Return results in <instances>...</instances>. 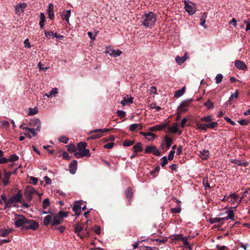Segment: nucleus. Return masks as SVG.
Listing matches in <instances>:
<instances>
[{
	"label": "nucleus",
	"instance_id": "f257e3e1",
	"mask_svg": "<svg viewBox=\"0 0 250 250\" xmlns=\"http://www.w3.org/2000/svg\"><path fill=\"white\" fill-rule=\"evenodd\" d=\"M157 15L152 12L144 14L142 21V24L146 28L151 27L155 23Z\"/></svg>",
	"mask_w": 250,
	"mask_h": 250
},
{
	"label": "nucleus",
	"instance_id": "f03ea898",
	"mask_svg": "<svg viewBox=\"0 0 250 250\" xmlns=\"http://www.w3.org/2000/svg\"><path fill=\"white\" fill-rule=\"evenodd\" d=\"M109 130L110 129L107 128L97 129L92 130L87 133L88 135L90 136L87 137L86 140H90L99 139L103 136L104 133L108 132Z\"/></svg>",
	"mask_w": 250,
	"mask_h": 250
},
{
	"label": "nucleus",
	"instance_id": "7ed1b4c3",
	"mask_svg": "<svg viewBox=\"0 0 250 250\" xmlns=\"http://www.w3.org/2000/svg\"><path fill=\"white\" fill-rule=\"evenodd\" d=\"M14 220V225L16 227H22L26 224L27 219L23 215L15 214Z\"/></svg>",
	"mask_w": 250,
	"mask_h": 250
},
{
	"label": "nucleus",
	"instance_id": "20e7f679",
	"mask_svg": "<svg viewBox=\"0 0 250 250\" xmlns=\"http://www.w3.org/2000/svg\"><path fill=\"white\" fill-rule=\"evenodd\" d=\"M192 100H186L183 101L178 107V111L180 113L186 112L188 110V107L190 105Z\"/></svg>",
	"mask_w": 250,
	"mask_h": 250
},
{
	"label": "nucleus",
	"instance_id": "39448f33",
	"mask_svg": "<svg viewBox=\"0 0 250 250\" xmlns=\"http://www.w3.org/2000/svg\"><path fill=\"white\" fill-rule=\"evenodd\" d=\"M185 9L189 15H193L196 11L195 4L191 2L185 1Z\"/></svg>",
	"mask_w": 250,
	"mask_h": 250
},
{
	"label": "nucleus",
	"instance_id": "423d86ee",
	"mask_svg": "<svg viewBox=\"0 0 250 250\" xmlns=\"http://www.w3.org/2000/svg\"><path fill=\"white\" fill-rule=\"evenodd\" d=\"M27 226H25L23 228V229H32L37 230L39 227L38 223L33 220L27 219L26 224Z\"/></svg>",
	"mask_w": 250,
	"mask_h": 250
},
{
	"label": "nucleus",
	"instance_id": "0eeeda50",
	"mask_svg": "<svg viewBox=\"0 0 250 250\" xmlns=\"http://www.w3.org/2000/svg\"><path fill=\"white\" fill-rule=\"evenodd\" d=\"M145 152L146 153H152L157 156H159L161 155L159 149L154 146H147L145 149Z\"/></svg>",
	"mask_w": 250,
	"mask_h": 250
},
{
	"label": "nucleus",
	"instance_id": "6e6552de",
	"mask_svg": "<svg viewBox=\"0 0 250 250\" xmlns=\"http://www.w3.org/2000/svg\"><path fill=\"white\" fill-rule=\"evenodd\" d=\"M26 6L27 4L24 2L18 4L15 6L16 13L19 16L21 15Z\"/></svg>",
	"mask_w": 250,
	"mask_h": 250
},
{
	"label": "nucleus",
	"instance_id": "1a4fd4ad",
	"mask_svg": "<svg viewBox=\"0 0 250 250\" xmlns=\"http://www.w3.org/2000/svg\"><path fill=\"white\" fill-rule=\"evenodd\" d=\"M83 204V201L77 202L73 207V210L77 216H79L81 213V206Z\"/></svg>",
	"mask_w": 250,
	"mask_h": 250
},
{
	"label": "nucleus",
	"instance_id": "9d476101",
	"mask_svg": "<svg viewBox=\"0 0 250 250\" xmlns=\"http://www.w3.org/2000/svg\"><path fill=\"white\" fill-rule=\"evenodd\" d=\"M105 53L108 54L111 57H117L121 55L122 51L119 49L114 50L113 49H109L105 51Z\"/></svg>",
	"mask_w": 250,
	"mask_h": 250
},
{
	"label": "nucleus",
	"instance_id": "9b49d317",
	"mask_svg": "<svg viewBox=\"0 0 250 250\" xmlns=\"http://www.w3.org/2000/svg\"><path fill=\"white\" fill-rule=\"evenodd\" d=\"M83 225L79 223L75 226L74 232L77 234L81 238H83L84 235H82L80 232L83 230Z\"/></svg>",
	"mask_w": 250,
	"mask_h": 250
},
{
	"label": "nucleus",
	"instance_id": "f8f14e48",
	"mask_svg": "<svg viewBox=\"0 0 250 250\" xmlns=\"http://www.w3.org/2000/svg\"><path fill=\"white\" fill-rule=\"evenodd\" d=\"M133 102V98L128 95L124 97L123 100L121 102V104L123 105H129Z\"/></svg>",
	"mask_w": 250,
	"mask_h": 250
},
{
	"label": "nucleus",
	"instance_id": "ddd939ff",
	"mask_svg": "<svg viewBox=\"0 0 250 250\" xmlns=\"http://www.w3.org/2000/svg\"><path fill=\"white\" fill-rule=\"evenodd\" d=\"M239 196L235 193H231L230 195L227 198V200L231 204H234L238 201H239Z\"/></svg>",
	"mask_w": 250,
	"mask_h": 250
},
{
	"label": "nucleus",
	"instance_id": "4468645a",
	"mask_svg": "<svg viewBox=\"0 0 250 250\" xmlns=\"http://www.w3.org/2000/svg\"><path fill=\"white\" fill-rule=\"evenodd\" d=\"M53 219L51 223L52 226H58L62 222L63 219H62L60 217L58 216L57 214H53Z\"/></svg>",
	"mask_w": 250,
	"mask_h": 250
},
{
	"label": "nucleus",
	"instance_id": "2eb2a0df",
	"mask_svg": "<svg viewBox=\"0 0 250 250\" xmlns=\"http://www.w3.org/2000/svg\"><path fill=\"white\" fill-rule=\"evenodd\" d=\"M53 213H51L50 214L46 215L43 219V223L44 225L45 226H48L50 224L51 225V223L53 221Z\"/></svg>",
	"mask_w": 250,
	"mask_h": 250
},
{
	"label": "nucleus",
	"instance_id": "dca6fc26",
	"mask_svg": "<svg viewBox=\"0 0 250 250\" xmlns=\"http://www.w3.org/2000/svg\"><path fill=\"white\" fill-rule=\"evenodd\" d=\"M30 124L31 125H33L34 127H36L35 129L36 131H40L41 127V123L39 119H35L32 120Z\"/></svg>",
	"mask_w": 250,
	"mask_h": 250
},
{
	"label": "nucleus",
	"instance_id": "f3484780",
	"mask_svg": "<svg viewBox=\"0 0 250 250\" xmlns=\"http://www.w3.org/2000/svg\"><path fill=\"white\" fill-rule=\"evenodd\" d=\"M77 167V161L75 160H73L69 164V169L70 173L74 174L76 173Z\"/></svg>",
	"mask_w": 250,
	"mask_h": 250
},
{
	"label": "nucleus",
	"instance_id": "a211bd4d",
	"mask_svg": "<svg viewBox=\"0 0 250 250\" xmlns=\"http://www.w3.org/2000/svg\"><path fill=\"white\" fill-rule=\"evenodd\" d=\"M188 59V53L186 52L183 57H180L177 56L175 58L176 62L180 65L183 63Z\"/></svg>",
	"mask_w": 250,
	"mask_h": 250
},
{
	"label": "nucleus",
	"instance_id": "6ab92c4d",
	"mask_svg": "<svg viewBox=\"0 0 250 250\" xmlns=\"http://www.w3.org/2000/svg\"><path fill=\"white\" fill-rule=\"evenodd\" d=\"M172 142H173V140L171 138L168 137L167 136H166L164 138V140L162 144H161L162 148H163V149L164 148V145L165 143L167 145V148H169L171 146Z\"/></svg>",
	"mask_w": 250,
	"mask_h": 250
},
{
	"label": "nucleus",
	"instance_id": "aec40b11",
	"mask_svg": "<svg viewBox=\"0 0 250 250\" xmlns=\"http://www.w3.org/2000/svg\"><path fill=\"white\" fill-rule=\"evenodd\" d=\"M140 133L146 137V138L149 141H152L155 138L156 136L153 133L150 132H140Z\"/></svg>",
	"mask_w": 250,
	"mask_h": 250
},
{
	"label": "nucleus",
	"instance_id": "412c9836",
	"mask_svg": "<svg viewBox=\"0 0 250 250\" xmlns=\"http://www.w3.org/2000/svg\"><path fill=\"white\" fill-rule=\"evenodd\" d=\"M234 65L236 67L240 70H244L247 68L246 64L241 61L237 60L234 62Z\"/></svg>",
	"mask_w": 250,
	"mask_h": 250
},
{
	"label": "nucleus",
	"instance_id": "4be33fe9",
	"mask_svg": "<svg viewBox=\"0 0 250 250\" xmlns=\"http://www.w3.org/2000/svg\"><path fill=\"white\" fill-rule=\"evenodd\" d=\"M26 197L31 198V195L37 193L36 190L31 187H27L26 189Z\"/></svg>",
	"mask_w": 250,
	"mask_h": 250
},
{
	"label": "nucleus",
	"instance_id": "5701e85b",
	"mask_svg": "<svg viewBox=\"0 0 250 250\" xmlns=\"http://www.w3.org/2000/svg\"><path fill=\"white\" fill-rule=\"evenodd\" d=\"M54 5L52 3H50L47 8V13L48 14L49 18L50 19H53L54 17Z\"/></svg>",
	"mask_w": 250,
	"mask_h": 250
},
{
	"label": "nucleus",
	"instance_id": "b1692460",
	"mask_svg": "<svg viewBox=\"0 0 250 250\" xmlns=\"http://www.w3.org/2000/svg\"><path fill=\"white\" fill-rule=\"evenodd\" d=\"M167 126V124L163 125L159 124L155 126H151L149 128V130L151 131H156L163 129Z\"/></svg>",
	"mask_w": 250,
	"mask_h": 250
},
{
	"label": "nucleus",
	"instance_id": "393cba45",
	"mask_svg": "<svg viewBox=\"0 0 250 250\" xmlns=\"http://www.w3.org/2000/svg\"><path fill=\"white\" fill-rule=\"evenodd\" d=\"M143 126L141 124H133L130 125L129 129L131 131L137 130V129L142 130Z\"/></svg>",
	"mask_w": 250,
	"mask_h": 250
},
{
	"label": "nucleus",
	"instance_id": "a878e982",
	"mask_svg": "<svg viewBox=\"0 0 250 250\" xmlns=\"http://www.w3.org/2000/svg\"><path fill=\"white\" fill-rule=\"evenodd\" d=\"M207 17V15L205 13H203L202 14L200 17V25L204 27L205 28H207V26L205 24L206 21V18Z\"/></svg>",
	"mask_w": 250,
	"mask_h": 250
},
{
	"label": "nucleus",
	"instance_id": "bb28decb",
	"mask_svg": "<svg viewBox=\"0 0 250 250\" xmlns=\"http://www.w3.org/2000/svg\"><path fill=\"white\" fill-rule=\"evenodd\" d=\"M22 197V194L19 191L16 195L11 197V199L15 202H20Z\"/></svg>",
	"mask_w": 250,
	"mask_h": 250
},
{
	"label": "nucleus",
	"instance_id": "cd10ccee",
	"mask_svg": "<svg viewBox=\"0 0 250 250\" xmlns=\"http://www.w3.org/2000/svg\"><path fill=\"white\" fill-rule=\"evenodd\" d=\"M58 92V89L57 88H53L51 89V91L48 93L45 94V96L48 98L51 97L52 96H55Z\"/></svg>",
	"mask_w": 250,
	"mask_h": 250
},
{
	"label": "nucleus",
	"instance_id": "c85d7f7f",
	"mask_svg": "<svg viewBox=\"0 0 250 250\" xmlns=\"http://www.w3.org/2000/svg\"><path fill=\"white\" fill-rule=\"evenodd\" d=\"M181 240L182 242V243L184 244L186 249H189V250H192L191 246L189 245V243L188 241V239L186 237H182L181 239Z\"/></svg>",
	"mask_w": 250,
	"mask_h": 250
},
{
	"label": "nucleus",
	"instance_id": "c756f323",
	"mask_svg": "<svg viewBox=\"0 0 250 250\" xmlns=\"http://www.w3.org/2000/svg\"><path fill=\"white\" fill-rule=\"evenodd\" d=\"M40 20L39 22V24L40 26V28L42 29L44 26V23L45 21V17L43 13H41L40 14Z\"/></svg>",
	"mask_w": 250,
	"mask_h": 250
},
{
	"label": "nucleus",
	"instance_id": "7c9ffc66",
	"mask_svg": "<svg viewBox=\"0 0 250 250\" xmlns=\"http://www.w3.org/2000/svg\"><path fill=\"white\" fill-rule=\"evenodd\" d=\"M125 195L128 200L129 201L133 196L132 190L130 188H128L125 191Z\"/></svg>",
	"mask_w": 250,
	"mask_h": 250
},
{
	"label": "nucleus",
	"instance_id": "2f4dec72",
	"mask_svg": "<svg viewBox=\"0 0 250 250\" xmlns=\"http://www.w3.org/2000/svg\"><path fill=\"white\" fill-rule=\"evenodd\" d=\"M201 157L203 160H207L209 156V151L206 150H203L200 152Z\"/></svg>",
	"mask_w": 250,
	"mask_h": 250
},
{
	"label": "nucleus",
	"instance_id": "473e14b6",
	"mask_svg": "<svg viewBox=\"0 0 250 250\" xmlns=\"http://www.w3.org/2000/svg\"><path fill=\"white\" fill-rule=\"evenodd\" d=\"M185 87H183L182 89L176 91L174 96L176 98H179L182 96L185 92Z\"/></svg>",
	"mask_w": 250,
	"mask_h": 250
},
{
	"label": "nucleus",
	"instance_id": "72a5a7b5",
	"mask_svg": "<svg viewBox=\"0 0 250 250\" xmlns=\"http://www.w3.org/2000/svg\"><path fill=\"white\" fill-rule=\"evenodd\" d=\"M15 202L10 198H9L7 201L5 202V206L4 208L5 209L6 208H9L13 206H15Z\"/></svg>",
	"mask_w": 250,
	"mask_h": 250
},
{
	"label": "nucleus",
	"instance_id": "f704fd0d",
	"mask_svg": "<svg viewBox=\"0 0 250 250\" xmlns=\"http://www.w3.org/2000/svg\"><path fill=\"white\" fill-rule=\"evenodd\" d=\"M12 229L2 230L1 231H0L1 233L0 234V236L1 237L6 236L9 233H10L12 231Z\"/></svg>",
	"mask_w": 250,
	"mask_h": 250
},
{
	"label": "nucleus",
	"instance_id": "c9c22d12",
	"mask_svg": "<svg viewBox=\"0 0 250 250\" xmlns=\"http://www.w3.org/2000/svg\"><path fill=\"white\" fill-rule=\"evenodd\" d=\"M196 125H197V127L199 129H201L203 130H206L207 129V124H203L199 123V122H196Z\"/></svg>",
	"mask_w": 250,
	"mask_h": 250
},
{
	"label": "nucleus",
	"instance_id": "e433bc0d",
	"mask_svg": "<svg viewBox=\"0 0 250 250\" xmlns=\"http://www.w3.org/2000/svg\"><path fill=\"white\" fill-rule=\"evenodd\" d=\"M87 144L84 142H80L77 145V147L79 151H81L83 149H85Z\"/></svg>",
	"mask_w": 250,
	"mask_h": 250
},
{
	"label": "nucleus",
	"instance_id": "4c0bfd02",
	"mask_svg": "<svg viewBox=\"0 0 250 250\" xmlns=\"http://www.w3.org/2000/svg\"><path fill=\"white\" fill-rule=\"evenodd\" d=\"M134 151L135 152H141L142 151L143 148L141 146V143H138L133 146Z\"/></svg>",
	"mask_w": 250,
	"mask_h": 250
},
{
	"label": "nucleus",
	"instance_id": "58836bf2",
	"mask_svg": "<svg viewBox=\"0 0 250 250\" xmlns=\"http://www.w3.org/2000/svg\"><path fill=\"white\" fill-rule=\"evenodd\" d=\"M218 125V123L216 122H212L209 123L207 124V129L211 128L213 129L216 127Z\"/></svg>",
	"mask_w": 250,
	"mask_h": 250
},
{
	"label": "nucleus",
	"instance_id": "ea45409f",
	"mask_svg": "<svg viewBox=\"0 0 250 250\" xmlns=\"http://www.w3.org/2000/svg\"><path fill=\"white\" fill-rule=\"evenodd\" d=\"M212 120V119L211 115L204 116L201 117L200 119L201 121L205 122H210Z\"/></svg>",
	"mask_w": 250,
	"mask_h": 250
},
{
	"label": "nucleus",
	"instance_id": "a19ab883",
	"mask_svg": "<svg viewBox=\"0 0 250 250\" xmlns=\"http://www.w3.org/2000/svg\"><path fill=\"white\" fill-rule=\"evenodd\" d=\"M38 112V109L37 107H35L33 108H29V112L28 115L30 116H32L36 114Z\"/></svg>",
	"mask_w": 250,
	"mask_h": 250
},
{
	"label": "nucleus",
	"instance_id": "79ce46f5",
	"mask_svg": "<svg viewBox=\"0 0 250 250\" xmlns=\"http://www.w3.org/2000/svg\"><path fill=\"white\" fill-rule=\"evenodd\" d=\"M80 151H81V153L83 157H84V156L90 157L91 155L90 151L88 149H86V148L83 149V150H82Z\"/></svg>",
	"mask_w": 250,
	"mask_h": 250
},
{
	"label": "nucleus",
	"instance_id": "37998d69",
	"mask_svg": "<svg viewBox=\"0 0 250 250\" xmlns=\"http://www.w3.org/2000/svg\"><path fill=\"white\" fill-rule=\"evenodd\" d=\"M239 96V92L238 90H236L234 93H231L230 96L229 98V101H232L234 98H237Z\"/></svg>",
	"mask_w": 250,
	"mask_h": 250
},
{
	"label": "nucleus",
	"instance_id": "c03bdc74",
	"mask_svg": "<svg viewBox=\"0 0 250 250\" xmlns=\"http://www.w3.org/2000/svg\"><path fill=\"white\" fill-rule=\"evenodd\" d=\"M71 16V11L70 10H68L66 11L63 19L67 21V23L69 22V18Z\"/></svg>",
	"mask_w": 250,
	"mask_h": 250
},
{
	"label": "nucleus",
	"instance_id": "a18cd8bd",
	"mask_svg": "<svg viewBox=\"0 0 250 250\" xmlns=\"http://www.w3.org/2000/svg\"><path fill=\"white\" fill-rule=\"evenodd\" d=\"M19 157L16 154H13L10 155V158L8 159V162H13L17 161Z\"/></svg>",
	"mask_w": 250,
	"mask_h": 250
},
{
	"label": "nucleus",
	"instance_id": "49530a36",
	"mask_svg": "<svg viewBox=\"0 0 250 250\" xmlns=\"http://www.w3.org/2000/svg\"><path fill=\"white\" fill-rule=\"evenodd\" d=\"M50 205V202L48 198H46L43 201L42 208L43 209H45L47 207Z\"/></svg>",
	"mask_w": 250,
	"mask_h": 250
},
{
	"label": "nucleus",
	"instance_id": "de8ad7c7",
	"mask_svg": "<svg viewBox=\"0 0 250 250\" xmlns=\"http://www.w3.org/2000/svg\"><path fill=\"white\" fill-rule=\"evenodd\" d=\"M204 105L206 106L208 109H210L213 107V103L208 100L206 103L204 104Z\"/></svg>",
	"mask_w": 250,
	"mask_h": 250
},
{
	"label": "nucleus",
	"instance_id": "09e8293b",
	"mask_svg": "<svg viewBox=\"0 0 250 250\" xmlns=\"http://www.w3.org/2000/svg\"><path fill=\"white\" fill-rule=\"evenodd\" d=\"M223 78V76L222 74H217L215 77V81H216V83L218 84V83H220L222 81Z\"/></svg>",
	"mask_w": 250,
	"mask_h": 250
},
{
	"label": "nucleus",
	"instance_id": "8fccbe9b",
	"mask_svg": "<svg viewBox=\"0 0 250 250\" xmlns=\"http://www.w3.org/2000/svg\"><path fill=\"white\" fill-rule=\"evenodd\" d=\"M67 150L69 152H74L76 151L75 146L73 144L69 145L67 146Z\"/></svg>",
	"mask_w": 250,
	"mask_h": 250
},
{
	"label": "nucleus",
	"instance_id": "3c124183",
	"mask_svg": "<svg viewBox=\"0 0 250 250\" xmlns=\"http://www.w3.org/2000/svg\"><path fill=\"white\" fill-rule=\"evenodd\" d=\"M228 219H230L232 220H234L235 219H234V212H233V211L232 210H229L228 211Z\"/></svg>",
	"mask_w": 250,
	"mask_h": 250
},
{
	"label": "nucleus",
	"instance_id": "603ef678",
	"mask_svg": "<svg viewBox=\"0 0 250 250\" xmlns=\"http://www.w3.org/2000/svg\"><path fill=\"white\" fill-rule=\"evenodd\" d=\"M134 144V142L128 140H125L123 143L124 146H129Z\"/></svg>",
	"mask_w": 250,
	"mask_h": 250
},
{
	"label": "nucleus",
	"instance_id": "864d4df0",
	"mask_svg": "<svg viewBox=\"0 0 250 250\" xmlns=\"http://www.w3.org/2000/svg\"><path fill=\"white\" fill-rule=\"evenodd\" d=\"M57 214L58 215V216L60 217L62 219H63V218L66 217L67 216V213L62 210L60 211Z\"/></svg>",
	"mask_w": 250,
	"mask_h": 250
},
{
	"label": "nucleus",
	"instance_id": "5fc2aeb1",
	"mask_svg": "<svg viewBox=\"0 0 250 250\" xmlns=\"http://www.w3.org/2000/svg\"><path fill=\"white\" fill-rule=\"evenodd\" d=\"M161 166L164 167L166 164H167V158L166 156H164L161 158Z\"/></svg>",
	"mask_w": 250,
	"mask_h": 250
},
{
	"label": "nucleus",
	"instance_id": "6e6d98bb",
	"mask_svg": "<svg viewBox=\"0 0 250 250\" xmlns=\"http://www.w3.org/2000/svg\"><path fill=\"white\" fill-rule=\"evenodd\" d=\"M238 123L242 125H246L249 124L250 123L249 120L246 119H243L238 121Z\"/></svg>",
	"mask_w": 250,
	"mask_h": 250
},
{
	"label": "nucleus",
	"instance_id": "4d7b16f0",
	"mask_svg": "<svg viewBox=\"0 0 250 250\" xmlns=\"http://www.w3.org/2000/svg\"><path fill=\"white\" fill-rule=\"evenodd\" d=\"M203 184L205 186V189H207V188H210L209 184L208 183L207 178H204L203 179Z\"/></svg>",
	"mask_w": 250,
	"mask_h": 250
},
{
	"label": "nucleus",
	"instance_id": "13d9d810",
	"mask_svg": "<svg viewBox=\"0 0 250 250\" xmlns=\"http://www.w3.org/2000/svg\"><path fill=\"white\" fill-rule=\"evenodd\" d=\"M117 113L118 116L121 118H124L126 115L125 112L123 110H118Z\"/></svg>",
	"mask_w": 250,
	"mask_h": 250
},
{
	"label": "nucleus",
	"instance_id": "bf43d9fd",
	"mask_svg": "<svg viewBox=\"0 0 250 250\" xmlns=\"http://www.w3.org/2000/svg\"><path fill=\"white\" fill-rule=\"evenodd\" d=\"M209 222L212 224L216 223H219V222H220V218L215 217V218H210L209 219Z\"/></svg>",
	"mask_w": 250,
	"mask_h": 250
},
{
	"label": "nucleus",
	"instance_id": "052dcab7",
	"mask_svg": "<svg viewBox=\"0 0 250 250\" xmlns=\"http://www.w3.org/2000/svg\"><path fill=\"white\" fill-rule=\"evenodd\" d=\"M169 130L172 133H176L178 132V128L177 126H173L169 128Z\"/></svg>",
	"mask_w": 250,
	"mask_h": 250
},
{
	"label": "nucleus",
	"instance_id": "680f3d73",
	"mask_svg": "<svg viewBox=\"0 0 250 250\" xmlns=\"http://www.w3.org/2000/svg\"><path fill=\"white\" fill-rule=\"evenodd\" d=\"M68 141V138L65 136H62L59 138V141L60 142L66 144Z\"/></svg>",
	"mask_w": 250,
	"mask_h": 250
},
{
	"label": "nucleus",
	"instance_id": "e2e57ef3",
	"mask_svg": "<svg viewBox=\"0 0 250 250\" xmlns=\"http://www.w3.org/2000/svg\"><path fill=\"white\" fill-rule=\"evenodd\" d=\"M171 211L173 213H180L181 211V208L178 207L175 208H171Z\"/></svg>",
	"mask_w": 250,
	"mask_h": 250
},
{
	"label": "nucleus",
	"instance_id": "0e129e2a",
	"mask_svg": "<svg viewBox=\"0 0 250 250\" xmlns=\"http://www.w3.org/2000/svg\"><path fill=\"white\" fill-rule=\"evenodd\" d=\"M114 145V143L113 142H110L104 145V147L106 149H111L113 147Z\"/></svg>",
	"mask_w": 250,
	"mask_h": 250
},
{
	"label": "nucleus",
	"instance_id": "69168bd1",
	"mask_svg": "<svg viewBox=\"0 0 250 250\" xmlns=\"http://www.w3.org/2000/svg\"><path fill=\"white\" fill-rule=\"evenodd\" d=\"M175 152V150H171L170 151L168 155V159L169 160H172L173 159Z\"/></svg>",
	"mask_w": 250,
	"mask_h": 250
},
{
	"label": "nucleus",
	"instance_id": "338daca9",
	"mask_svg": "<svg viewBox=\"0 0 250 250\" xmlns=\"http://www.w3.org/2000/svg\"><path fill=\"white\" fill-rule=\"evenodd\" d=\"M94 232L97 234L99 235L101 234V228L100 226H96L94 229Z\"/></svg>",
	"mask_w": 250,
	"mask_h": 250
},
{
	"label": "nucleus",
	"instance_id": "774afa93",
	"mask_svg": "<svg viewBox=\"0 0 250 250\" xmlns=\"http://www.w3.org/2000/svg\"><path fill=\"white\" fill-rule=\"evenodd\" d=\"M24 47L26 48H30L31 47L30 43L28 39H26L24 41Z\"/></svg>",
	"mask_w": 250,
	"mask_h": 250
}]
</instances>
